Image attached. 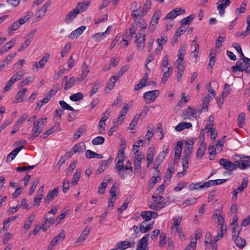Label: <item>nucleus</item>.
<instances>
[{"label": "nucleus", "mask_w": 250, "mask_h": 250, "mask_svg": "<svg viewBox=\"0 0 250 250\" xmlns=\"http://www.w3.org/2000/svg\"><path fill=\"white\" fill-rule=\"evenodd\" d=\"M160 92L158 90H155L146 92L144 94V98L146 103L154 102L159 96Z\"/></svg>", "instance_id": "5"}, {"label": "nucleus", "mask_w": 250, "mask_h": 250, "mask_svg": "<svg viewBox=\"0 0 250 250\" xmlns=\"http://www.w3.org/2000/svg\"><path fill=\"white\" fill-rule=\"evenodd\" d=\"M195 17L194 14L190 15L189 16L183 19L181 21V24L182 25L189 24Z\"/></svg>", "instance_id": "49"}, {"label": "nucleus", "mask_w": 250, "mask_h": 250, "mask_svg": "<svg viewBox=\"0 0 250 250\" xmlns=\"http://www.w3.org/2000/svg\"><path fill=\"white\" fill-rule=\"evenodd\" d=\"M172 71V68L171 67H168L167 71L165 72L162 78V82L165 83L170 76Z\"/></svg>", "instance_id": "59"}, {"label": "nucleus", "mask_w": 250, "mask_h": 250, "mask_svg": "<svg viewBox=\"0 0 250 250\" xmlns=\"http://www.w3.org/2000/svg\"><path fill=\"white\" fill-rule=\"evenodd\" d=\"M211 96L208 95L203 98L202 100V108H193L188 106L182 112V116L184 119H190L193 118L195 119H198L201 114L202 110H208V104L210 101Z\"/></svg>", "instance_id": "1"}, {"label": "nucleus", "mask_w": 250, "mask_h": 250, "mask_svg": "<svg viewBox=\"0 0 250 250\" xmlns=\"http://www.w3.org/2000/svg\"><path fill=\"white\" fill-rule=\"evenodd\" d=\"M82 74L79 78H77L76 80L79 82H82L88 74L89 70L88 68V65L85 62H84L82 66Z\"/></svg>", "instance_id": "26"}, {"label": "nucleus", "mask_w": 250, "mask_h": 250, "mask_svg": "<svg viewBox=\"0 0 250 250\" xmlns=\"http://www.w3.org/2000/svg\"><path fill=\"white\" fill-rule=\"evenodd\" d=\"M186 49L185 45H181L178 50V61H184V57L186 54Z\"/></svg>", "instance_id": "45"}, {"label": "nucleus", "mask_w": 250, "mask_h": 250, "mask_svg": "<svg viewBox=\"0 0 250 250\" xmlns=\"http://www.w3.org/2000/svg\"><path fill=\"white\" fill-rule=\"evenodd\" d=\"M23 75V72L22 71H18L15 75L12 76L11 79H10L11 82H12L14 83L19 81Z\"/></svg>", "instance_id": "52"}, {"label": "nucleus", "mask_w": 250, "mask_h": 250, "mask_svg": "<svg viewBox=\"0 0 250 250\" xmlns=\"http://www.w3.org/2000/svg\"><path fill=\"white\" fill-rule=\"evenodd\" d=\"M151 5V0H146V2L144 5L143 8L142 9V12L141 13V15L143 16H144L146 14L147 11L150 8Z\"/></svg>", "instance_id": "51"}, {"label": "nucleus", "mask_w": 250, "mask_h": 250, "mask_svg": "<svg viewBox=\"0 0 250 250\" xmlns=\"http://www.w3.org/2000/svg\"><path fill=\"white\" fill-rule=\"evenodd\" d=\"M161 16V12L160 11H156L153 14V15L152 17L151 20L150 21V25L149 26V29L151 30V31H153L155 30L154 25H156L158 22V20Z\"/></svg>", "instance_id": "17"}, {"label": "nucleus", "mask_w": 250, "mask_h": 250, "mask_svg": "<svg viewBox=\"0 0 250 250\" xmlns=\"http://www.w3.org/2000/svg\"><path fill=\"white\" fill-rule=\"evenodd\" d=\"M134 245L135 242L133 240L129 241H121L117 244V249H118V250H125L127 248L134 246Z\"/></svg>", "instance_id": "18"}, {"label": "nucleus", "mask_w": 250, "mask_h": 250, "mask_svg": "<svg viewBox=\"0 0 250 250\" xmlns=\"http://www.w3.org/2000/svg\"><path fill=\"white\" fill-rule=\"evenodd\" d=\"M182 221V218L180 217H174L173 218V223L171 227V230H173L175 229L179 228V226L180 225L181 222Z\"/></svg>", "instance_id": "50"}, {"label": "nucleus", "mask_w": 250, "mask_h": 250, "mask_svg": "<svg viewBox=\"0 0 250 250\" xmlns=\"http://www.w3.org/2000/svg\"><path fill=\"white\" fill-rule=\"evenodd\" d=\"M79 13V11L74 9L71 10L65 17V22L67 24L71 23L74 19L76 18L78 14Z\"/></svg>", "instance_id": "27"}, {"label": "nucleus", "mask_w": 250, "mask_h": 250, "mask_svg": "<svg viewBox=\"0 0 250 250\" xmlns=\"http://www.w3.org/2000/svg\"><path fill=\"white\" fill-rule=\"evenodd\" d=\"M152 229V225H147L146 221H143L140 225V231L142 233H146Z\"/></svg>", "instance_id": "36"}, {"label": "nucleus", "mask_w": 250, "mask_h": 250, "mask_svg": "<svg viewBox=\"0 0 250 250\" xmlns=\"http://www.w3.org/2000/svg\"><path fill=\"white\" fill-rule=\"evenodd\" d=\"M111 180V179H109L107 180L106 182H103L101 184L100 186L99 187L98 192L100 194H104V193L105 189L106 187L107 186L108 182Z\"/></svg>", "instance_id": "58"}, {"label": "nucleus", "mask_w": 250, "mask_h": 250, "mask_svg": "<svg viewBox=\"0 0 250 250\" xmlns=\"http://www.w3.org/2000/svg\"><path fill=\"white\" fill-rule=\"evenodd\" d=\"M88 4L89 2H86V3H84V2H79L74 9L78 10L79 11V13L81 12H83L87 9Z\"/></svg>", "instance_id": "41"}, {"label": "nucleus", "mask_w": 250, "mask_h": 250, "mask_svg": "<svg viewBox=\"0 0 250 250\" xmlns=\"http://www.w3.org/2000/svg\"><path fill=\"white\" fill-rule=\"evenodd\" d=\"M27 115L23 114L18 119V120L15 125V128L16 130H18L20 129L21 125L27 119Z\"/></svg>", "instance_id": "48"}, {"label": "nucleus", "mask_w": 250, "mask_h": 250, "mask_svg": "<svg viewBox=\"0 0 250 250\" xmlns=\"http://www.w3.org/2000/svg\"><path fill=\"white\" fill-rule=\"evenodd\" d=\"M90 231V229L86 227L81 233L76 243L78 245L82 244L88 236Z\"/></svg>", "instance_id": "25"}, {"label": "nucleus", "mask_w": 250, "mask_h": 250, "mask_svg": "<svg viewBox=\"0 0 250 250\" xmlns=\"http://www.w3.org/2000/svg\"><path fill=\"white\" fill-rule=\"evenodd\" d=\"M104 142V138L102 136H98L93 139L92 144L94 145H99L103 144Z\"/></svg>", "instance_id": "55"}, {"label": "nucleus", "mask_w": 250, "mask_h": 250, "mask_svg": "<svg viewBox=\"0 0 250 250\" xmlns=\"http://www.w3.org/2000/svg\"><path fill=\"white\" fill-rule=\"evenodd\" d=\"M54 223V217H50L49 218H47L46 216L44 217L43 223L42 225V229L45 231L47 230L51 225Z\"/></svg>", "instance_id": "29"}, {"label": "nucleus", "mask_w": 250, "mask_h": 250, "mask_svg": "<svg viewBox=\"0 0 250 250\" xmlns=\"http://www.w3.org/2000/svg\"><path fill=\"white\" fill-rule=\"evenodd\" d=\"M86 27L85 26H81L79 28L75 30L68 35V38L70 39L73 40L74 38H77L80 36L85 29Z\"/></svg>", "instance_id": "28"}, {"label": "nucleus", "mask_w": 250, "mask_h": 250, "mask_svg": "<svg viewBox=\"0 0 250 250\" xmlns=\"http://www.w3.org/2000/svg\"><path fill=\"white\" fill-rule=\"evenodd\" d=\"M27 91V89L25 88H22L16 94V100L17 102H22L24 100L23 96L25 92Z\"/></svg>", "instance_id": "46"}, {"label": "nucleus", "mask_w": 250, "mask_h": 250, "mask_svg": "<svg viewBox=\"0 0 250 250\" xmlns=\"http://www.w3.org/2000/svg\"><path fill=\"white\" fill-rule=\"evenodd\" d=\"M119 80V76H112L110 79L108 81L105 87V91L109 93L112 89L116 82Z\"/></svg>", "instance_id": "23"}, {"label": "nucleus", "mask_w": 250, "mask_h": 250, "mask_svg": "<svg viewBox=\"0 0 250 250\" xmlns=\"http://www.w3.org/2000/svg\"><path fill=\"white\" fill-rule=\"evenodd\" d=\"M146 36V34L143 33H138L135 35V42L139 51L142 50L145 46Z\"/></svg>", "instance_id": "4"}, {"label": "nucleus", "mask_w": 250, "mask_h": 250, "mask_svg": "<svg viewBox=\"0 0 250 250\" xmlns=\"http://www.w3.org/2000/svg\"><path fill=\"white\" fill-rule=\"evenodd\" d=\"M192 127V125L190 123L182 122L179 124L176 127L175 130L178 131H181L185 128H189Z\"/></svg>", "instance_id": "37"}, {"label": "nucleus", "mask_w": 250, "mask_h": 250, "mask_svg": "<svg viewBox=\"0 0 250 250\" xmlns=\"http://www.w3.org/2000/svg\"><path fill=\"white\" fill-rule=\"evenodd\" d=\"M248 69V66L243 62H241L238 61L236 62V65L232 66L231 67V70L233 72H236L237 71H246Z\"/></svg>", "instance_id": "21"}, {"label": "nucleus", "mask_w": 250, "mask_h": 250, "mask_svg": "<svg viewBox=\"0 0 250 250\" xmlns=\"http://www.w3.org/2000/svg\"><path fill=\"white\" fill-rule=\"evenodd\" d=\"M218 162L219 164L226 170L231 171L236 169L235 163H233L232 162L226 159L221 158L219 160Z\"/></svg>", "instance_id": "6"}, {"label": "nucleus", "mask_w": 250, "mask_h": 250, "mask_svg": "<svg viewBox=\"0 0 250 250\" xmlns=\"http://www.w3.org/2000/svg\"><path fill=\"white\" fill-rule=\"evenodd\" d=\"M193 147V142L191 141L190 143L188 141H186L185 144V154L188 155H191Z\"/></svg>", "instance_id": "35"}, {"label": "nucleus", "mask_w": 250, "mask_h": 250, "mask_svg": "<svg viewBox=\"0 0 250 250\" xmlns=\"http://www.w3.org/2000/svg\"><path fill=\"white\" fill-rule=\"evenodd\" d=\"M250 157H244L243 159H240L239 161H235V167H238L240 169H245L250 167V161L249 160Z\"/></svg>", "instance_id": "10"}, {"label": "nucleus", "mask_w": 250, "mask_h": 250, "mask_svg": "<svg viewBox=\"0 0 250 250\" xmlns=\"http://www.w3.org/2000/svg\"><path fill=\"white\" fill-rule=\"evenodd\" d=\"M51 1H47L42 7V8L36 12V16L38 18H41L43 17L47 11V8L51 4Z\"/></svg>", "instance_id": "24"}, {"label": "nucleus", "mask_w": 250, "mask_h": 250, "mask_svg": "<svg viewBox=\"0 0 250 250\" xmlns=\"http://www.w3.org/2000/svg\"><path fill=\"white\" fill-rule=\"evenodd\" d=\"M59 191V188L56 187L52 190H50L46 197L44 199V202L45 204H48L51 201H52L55 197L58 195Z\"/></svg>", "instance_id": "15"}, {"label": "nucleus", "mask_w": 250, "mask_h": 250, "mask_svg": "<svg viewBox=\"0 0 250 250\" xmlns=\"http://www.w3.org/2000/svg\"><path fill=\"white\" fill-rule=\"evenodd\" d=\"M86 131V127L85 125H83L80 127L76 133L73 135L74 139L77 140L79 138L81 135L84 134Z\"/></svg>", "instance_id": "39"}, {"label": "nucleus", "mask_w": 250, "mask_h": 250, "mask_svg": "<svg viewBox=\"0 0 250 250\" xmlns=\"http://www.w3.org/2000/svg\"><path fill=\"white\" fill-rule=\"evenodd\" d=\"M205 129H208V132L210 133V139L214 140L217 135V131L213 127H209L208 125H206Z\"/></svg>", "instance_id": "44"}, {"label": "nucleus", "mask_w": 250, "mask_h": 250, "mask_svg": "<svg viewBox=\"0 0 250 250\" xmlns=\"http://www.w3.org/2000/svg\"><path fill=\"white\" fill-rule=\"evenodd\" d=\"M122 161L120 160L115 161L116 164L115 169L120 176V178H125L126 176V173L124 171L125 167Z\"/></svg>", "instance_id": "12"}, {"label": "nucleus", "mask_w": 250, "mask_h": 250, "mask_svg": "<svg viewBox=\"0 0 250 250\" xmlns=\"http://www.w3.org/2000/svg\"><path fill=\"white\" fill-rule=\"evenodd\" d=\"M138 23L137 21H135L134 22L132 23L129 29V34H128V31L126 30L124 34H126V35H130V38L132 37L133 35L136 34V31L137 30Z\"/></svg>", "instance_id": "38"}, {"label": "nucleus", "mask_w": 250, "mask_h": 250, "mask_svg": "<svg viewBox=\"0 0 250 250\" xmlns=\"http://www.w3.org/2000/svg\"><path fill=\"white\" fill-rule=\"evenodd\" d=\"M168 153V148H166V150L161 152L157 156L155 159L156 163H158V165H160L163 161L164 158L166 156L167 154Z\"/></svg>", "instance_id": "32"}, {"label": "nucleus", "mask_w": 250, "mask_h": 250, "mask_svg": "<svg viewBox=\"0 0 250 250\" xmlns=\"http://www.w3.org/2000/svg\"><path fill=\"white\" fill-rule=\"evenodd\" d=\"M24 148V146L22 145L19 147H17L14 149L12 151H11L7 156V160H13L15 157L17 156L18 153L23 148Z\"/></svg>", "instance_id": "33"}, {"label": "nucleus", "mask_w": 250, "mask_h": 250, "mask_svg": "<svg viewBox=\"0 0 250 250\" xmlns=\"http://www.w3.org/2000/svg\"><path fill=\"white\" fill-rule=\"evenodd\" d=\"M85 156L86 158L89 159H92L93 158L97 159H102L104 158L102 155L98 154L91 150H87L86 151Z\"/></svg>", "instance_id": "34"}, {"label": "nucleus", "mask_w": 250, "mask_h": 250, "mask_svg": "<svg viewBox=\"0 0 250 250\" xmlns=\"http://www.w3.org/2000/svg\"><path fill=\"white\" fill-rule=\"evenodd\" d=\"M160 170L156 171L155 176H153L150 179L149 184L147 186V189L148 191L151 190L155 184H156L159 181L161 180V178L159 176Z\"/></svg>", "instance_id": "19"}, {"label": "nucleus", "mask_w": 250, "mask_h": 250, "mask_svg": "<svg viewBox=\"0 0 250 250\" xmlns=\"http://www.w3.org/2000/svg\"><path fill=\"white\" fill-rule=\"evenodd\" d=\"M185 10L181 8L174 9L169 12L165 18V19L173 20L177 16L185 13Z\"/></svg>", "instance_id": "16"}, {"label": "nucleus", "mask_w": 250, "mask_h": 250, "mask_svg": "<svg viewBox=\"0 0 250 250\" xmlns=\"http://www.w3.org/2000/svg\"><path fill=\"white\" fill-rule=\"evenodd\" d=\"M75 80L74 77H71L68 81H67L64 85V89L67 90L72 87L75 83Z\"/></svg>", "instance_id": "60"}, {"label": "nucleus", "mask_w": 250, "mask_h": 250, "mask_svg": "<svg viewBox=\"0 0 250 250\" xmlns=\"http://www.w3.org/2000/svg\"><path fill=\"white\" fill-rule=\"evenodd\" d=\"M154 126L153 125H149L147 127V132L146 136H148L147 139L148 141L150 140V139L153 137L154 133Z\"/></svg>", "instance_id": "53"}, {"label": "nucleus", "mask_w": 250, "mask_h": 250, "mask_svg": "<svg viewBox=\"0 0 250 250\" xmlns=\"http://www.w3.org/2000/svg\"><path fill=\"white\" fill-rule=\"evenodd\" d=\"M129 109V107L127 104L125 105L119 113V116L116 121V122L114 124V125L111 127L108 133V135L111 136L113 135V133L117 129L118 126L121 125L123 123L126 114H127Z\"/></svg>", "instance_id": "2"}, {"label": "nucleus", "mask_w": 250, "mask_h": 250, "mask_svg": "<svg viewBox=\"0 0 250 250\" xmlns=\"http://www.w3.org/2000/svg\"><path fill=\"white\" fill-rule=\"evenodd\" d=\"M112 157L110 156L107 160L102 161L96 171V174L99 175L102 173L104 170H105L108 167V165H109L111 164V163L112 161Z\"/></svg>", "instance_id": "11"}, {"label": "nucleus", "mask_w": 250, "mask_h": 250, "mask_svg": "<svg viewBox=\"0 0 250 250\" xmlns=\"http://www.w3.org/2000/svg\"><path fill=\"white\" fill-rule=\"evenodd\" d=\"M240 231V230L237 233H236V232L235 231V229H233V232L234 234H233L232 240L238 247L240 248H243L246 244V242L244 239L239 237Z\"/></svg>", "instance_id": "8"}, {"label": "nucleus", "mask_w": 250, "mask_h": 250, "mask_svg": "<svg viewBox=\"0 0 250 250\" xmlns=\"http://www.w3.org/2000/svg\"><path fill=\"white\" fill-rule=\"evenodd\" d=\"M59 90V85L58 84L53 85L52 88L49 90V93L46 94L45 96L50 99L52 96L55 95Z\"/></svg>", "instance_id": "47"}, {"label": "nucleus", "mask_w": 250, "mask_h": 250, "mask_svg": "<svg viewBox=\"0 0 250 250\" xmlns=\"http://www.w3.org/2000/svg\"><path fill=\"white\" fill-rule=\"evenodd\" d=\"M149 234L145 235L138 242L136 250H148V237Z\"/></svg>", "instance_id": "7"}, {"label": "nucleus", "mask_w": 250, "mask_h": 250, "mask_svg": "<svg viewBox=\"0 0 250 250\" xmlns=\"http://www.w3.org/2000/svg\"><path fill=\"white\" fill-rule=\"evenodd\" d=\"M49 57L50 54H46L39 62L34 63L33 65V70H34L35 69H36V71H37L39 68H42L47 62Z\"/></svg>", "instance_id": "14"}, {"label": "nucleus", "mask_w": 250, "mask_h": 250, "mask_svg": "<svg viewBox=\"0 0 250 250\" xmlns=\"http://www.w3.org/2000/svg\"><path fill=\"white\" fill-rule=\"evenodd\" d=\"M83 96L82 93L78 92L70 96V99L74 102L78 101L83 99Z\"/></svg>", "instance_id": "54"}, {"label": "nucleus", "mask_w": 250, "mask_h": 250, "mask_svg": "<svg viewBox=\"0 0 250 250\" xmlns=\"http://www.w3.org/2000/svg\"><path fill=\"white\" fill-rule=\"evenodd\" d=\"M206 144L204 142H202L200 145L199 147L198 148L197 153H196V157L197 158H202L203 156H204L205 151L206 149Z\"/></svg>", "instance_id": "31"}, {"label": "nucleus", "mask_w": 250, "mask_h": 250, "mask_svg": "<svg viewBox=\"0 0 250 250\" xmlns=\"http://www.w3.org/2000/svg\"><path fill=\"white\" fill-rule=\"evenodd\" d=\"M40 121H37L34 123L32 129V131L33 132L40 134L42 132L43 129L42 127H40Z\"/></svg>", "instance_id": "43"}, {"label": "nucleus", "mask_w": 250, "mask_h": 250, "mask_svg": "<svg viewBox=\"0 0 250 250\" xmlns=\"http://www.w3.org/2000/svg\"><path fill=\"white\" fill-rule=\"evenodd\" d=\"M245 115L244 113H241L239 115L238 118V125L239 127L242 128L243 127V124L245 121Z\"/></svg>", "instance_id": "62"}, {"label": "nucleus", "mask_w": 250, "mask_h": 250, "mask_svg": "<svg viewBox=\"0 0 250 250\" xmlns=\"http://www.w3.org/2000/svg\"><path fill=\"white\" fill-rule=\"evenodd\" d=\"M153 202L149 205V208L153 210H160L165 207L166 205L164 203L165 199L161 196L153 195Z\"/></svg>", "instance_id": "3"}, {"label": "nucleus", "mask_w": 250, "mask_h": 250, "mask_svg": "<svg viewBox=\"0 0 250 250\" xmlns=\"http://www.w3.org/2000/svg\"><path fill=\"white\" fill-rule=\"evenodd\" d=\"M105 121L100 120L98 125V133L100 134H104L105 131Z\"/></svg>", "instance_id": "64"}, {"label": "nucleus", "mask_w": 250, "mask_h": 250, "mask_svg": "<svg viewBox=\"0 0 250 250\" xmlns=\"http://www.w3.org/2000/svg\"><path fill=\"white\" fill-rule=\"evenodd\" d=\"M39 183V178H36L33 182H32V186L29 189V194L30 195H32L35 191V188H36L38 184Z\"/></svg>", "instance_id": "57"}, {"label": "nucleus", "mask_w": 250, "mask_h": 250, "mask_svg": "<svg viewBox=\"0 0 250 250\" xmlns=\"http://www.w3.org/2000/svg\"><path fill=\"white\" fill-rule=\"evenodd\" d=\"M231 91V88H229V85L228 83H225L224 87V91L222 94L223 97V101L224 99L228 96Z\"/></svg>", "instance_id": "56"}, {"label": "nucleus", "mask_w": 250, "mask_h": 250, "mask_svg": "<svg viewBox=\"0 0 250 250\" xmlns=\"http://www.w3.org/2000/svg\"><path fill=\"white\" fill-rule=\"evenodd\" d=\"M218 4L217 8L219 10V13L220 16H222L225 13V9L229 6L230 4V0H219L217 2Z\"/></svg>", "instance_id": "13"}, {"label": "nucleus", "mask_w": 250, "mask_h": 250, "mask_svg": "<svg viewBox=\"0 0 250 250\" xmlns=\"http://www.w3.org/2000/svg\"><path fill=\"white\" fill-rule=\"evenodd\" d=\"M248 185V179L247 178H244L242 180V184L237 188L234 189L232 191V199L234 198L236 200L238 194L243 191Z\"/></svg>", "instance_id": "9"}, {"label": "nucleus", "mask_w": 250, "mask_h": 250, "mask_svg": "<svg viewBox=\"0 0 250 250\" xmlns=\"http://www.w3.org/2000/svg\"><path fill=\"white\" fill-rule=\"evenodd\" d=\"M141 216L145 220L144 221L150 220L152 218H155L157 216V212L151 211H143L141 213Z\"/></svg>", "instance_id": "20"}, {"label": "nucleus", "mask_w": 250, "mask_h": 250, "mask_svg": "<svg viewBox=\"0 0 250 250\" xmlns=\"http://www.w3.org/2000/svg\"><path fill=\"white\" fill-rule=\"evenodd\" d=\"M81 175V171L77 169H76L75 172L74 173L72 180L71 181V184L74 186L78 184V182L79 181L80 176Z\"/></svg>", "instance_id": "42"}, {"label": "nucleus", "mask_w": 250, "mask_h": 250, "mask_svg": "<svg viewBox=\"0 0 250 250\" xmlns=\"http://www.w3.org/2000/svg\"><path fill=\"white\" fill-rule=\"evenodd\" d=\"M86 149V146L84 143H80L76 144L72 148V151L73 153L77 152H83Z\"/></svg>", "instance_id": "30"}, {"label": "nucleus", "mask_w": 250, "mask_h": 250, "mask_svg": "<svg viewBox=\"0 0 250 250\" xmlns=\"http://www.w3.org/2000/svg\"><path fill=\"white\" fill-rule=\"evenodd\" d=\"M59 104L63 110L67 109L71 111H74L75 110L73 107H71L64 101H60L59 102Z\"/></svg>", "instance_id": "61"}, {"label": "nucleus", "mask_w": 250, "mask_h": 250, "mask_svg": "<svg viewBox=\"0 0 250 250\" xmlns=\"http://www.w3.org/2000/svg\"><path fill=\"white\" fill-rule=\"evenodd\" d=\"M190 156L185 154L184 157L182 159L183 168V174H185L187 169L188 168V162L190 160Z\"/></svg>", "instance_id": "40"}, {"label": "nucleus", "mask_w": 250, "mask_h": 250, "mask_svg": "<svg viewBox=\"0 0 250 250\" xmlns=\"http://www.w3.org/2000/svg\"><path fill=\"white\" fill-rule=\"evenodd\" d=\"M35 79V77L33 76L27 77L25 78L24 80L21 82L19 83V85L20 86L22 87L28 84L29 83L33 82L34 81Z\"/></svg>", "instance_id": "63"}, {"label": "nucleus", "mask_w": 250, "mask_h": 250, "mask_svg": "<svg viewBox=\"0 0 250 250\" xmlns=\"http://www.w3.org/2000/svg\"><path fill=\"white\" fill-rule=\"evenodd\" d=\"M24 23L21 20L19 19L18 21H14L8 28V34L11 36L13 34L14 31L18 29Z\"/></svg>", "instance_id": "22"}]
</instances>
